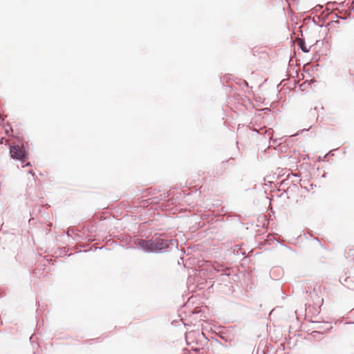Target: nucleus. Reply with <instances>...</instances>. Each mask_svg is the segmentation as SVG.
I'll use <instances>...</instances> for the list:
<instances>
[{
    "label": "nucleus",
    "instance_id": "nucleus-4",
    "mask_svg": "<svg viewBox=\"0 0 354 354\" xmlns=\"http://www.w3.org/2000/svg\"><path fill=\"white\" fill-rule=\"evenodd\" d=\"M153 252L157 250H162L168 248L169 244L167 241L161 239H156L153 240Z\"/></svg>",
    "mask_w": 354,
    "mask_h": 354
},
{
    "label": "nucleus",
    "instance_id": "nucleus-2",
    "mask_svg": "<svg viewBox=\"0 0 354 354\" xmlns=\"http://www.w3.org/2000/svg\"><path fill=\"white\" fill-rule=\"evenodd\" d=\"M11 157L24 161L26 157V152L23 147L19 145L12 146L10 148Z\"/></svg>",
    "mask_w": 354,
    "mask_h": 354
},
{
    "label": "nucleus",
    "instance_id": "nucleus-3",
    "mask_svg": "<svg viewBox=\"0 0 354 354\" xmlns=\"http://www.w3.org/2000/svg\"><path fill=\"white\" fill-rule=\"evenodd\" d=\"M136 244L146 252H153V240L146 241L142 239H138Z\"/></svg>",
    "mask_w": 354,
    "mask_h": 354
},
{
    "label": "nucleus",
    "instance_id": "nucleus-5",
    "mask_svg": "<svg viewBox=\"0 0 354 354\" xmlns=\"http://www.w3.org/2000/svg\"><path fill=\"white\" fill-rule=\"evenodd\" d=\"M296 44L301 48V49L304 52H305V53L309 52L310 49H309V48H308L306 46V43L304 39H302L301 38H297L296 39Z\"/></svg>",
    "mask_w": 354,
    "mask_h": 354
},
{
    "label": "nucleus",
    "instance_id": "nucleus-1",
    "mask_svg": "<svg viewBox=\"0 0 354 354\" xmlns=\"http://www.w3.org/2000/svg\"><path fill=\"white\" fill-rule=\"evenodd\" d=\"M342 26L339 21H333L328 24V34L329 39L337 38L340 35L342 32Z\"/></svg>",
    "mask_w": 354,
    "mask_h": 354
},
{
    "label": "nucleus",
    "instance_id": "nucleus-6",
    "mask_svg": "<svg viewBox=\"0 0 354 354\" xmlns=\"http://www.w3.org/2000/svg\"><path fill=\"white\" fill-rule=\"evenodd\" d=\"M245 84L248 86V82L246 81H244Z\"/></svg>",
    "mask_w": 354,
    "mask_h": 354
}]
</instances>
